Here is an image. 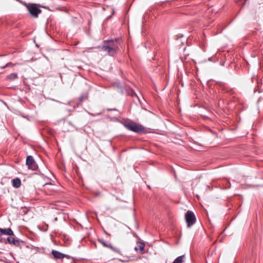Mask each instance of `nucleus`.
Returning a JSON list of instances; mask_svg holds the SVG:
<instances>
[{
  "label": "nucleus",
  "instance_id": "1",
  "mask_svg": "<svg viewBox=\"0 0 263 263\" xmlns=\"http://www.w3.org/2000/svg\"><path fill=\"white\" fill-rule=\"evenodd\" d=\"M124 126L127 129L137 133H145V129L141 125L134 122H127L124 123Z\"/></svg>",
  "mask_w": 263,
  "mask_h": 263
},
{
  "label": "nucleus",
  "instance_id": "2",
  "mask_svg": "<svg viewBox=\"0 0 263 263\" xmlns=\"http://www.w3.org/2000/svg\"><path fill=\"white\" fill-rule=\"evenodd\" d=\"M118 47L119 45L117 41H110L102 47V50L107 52L109 55H114L118 50Z\"/></svg>",
  "mask_w": 263,
  "mask_h": 263
},
{
  "label": "nucleus",
  "instance_id": "3",
  "mask_svg": "<svg viewBox=\"0 0 263 263\" xmlns=\"http://www.w3.org/2000/svg\"><path fill=\"white\" fill-rule=\"evenodd\" d=\"M185 218L188 227H190L193 225L196 221V217L194 214L190 211H188L186 213Z\"/></svg>",
  "mask_w": 263,
  "mask_h": 263
},
{
  "label": "nucleus",
  "instance_id": "4",
  "mask_svg": "<svg viewBox=\"0 0 263 263\" xmlns=\"http://www.w3.org/2000/svg\"><path fill=\"white\" fill-rule=\"evenodd\" d=\"M26 164L28 165L29 169H31L32 170H36L37 169V166L33 158L31 156L27 157L26 159Z\"/></svg>",
  "mask_w": 263,
  "mask_h": 263
},
{
  "label": "nucleus",
  "instance_id": "5",
  "mask_svg": "<svg viewBox=\"0 0 263 263\" xmlns=\"http://www.w3.org/2000/svg\"><path fill=\"white\" fill-rule=\"evenodd\" d=\"M30 14L34 17H37V15L41 12V10L36 5H32L28 7Z\"/></svg>",
  "mask_w": 263,
  "mask_h": 263
},
{
  "label": "nucleus",
  "instance_id": "6",
  "mask_svg": "<svg viewBox=\"0 0 263 263\" xmlns=\"http://www.w3.org/2000/svg\"><path fill=\"white\" fill-rule=\"evenodd\" d=\"M52 254L54 258H57V259H62L64 257L68 258L69 256L67 255L63 254L60 252H58L57 251L53 250L52 251Z\"/></svg>",
  "mask_w": 263,
  "mask_h": 263
},
{
  "label": "nucleus",
  "instance_id": "7",
  "mask_svg": "<svg viewBox=\"0 0 263 263\" xmlns=\"http://www.w3.org/2000/svg\"><path fill=\"white\" fill-rule=\"evenodd\" d=\"M13 232L10 228L7 229H1L0 228V236L2 235H6L12 236L13 235Z\"/></svg>",
  "mask_w": 263,
  "mask_h": 263
},
{
  "label": "nucleus",
  "instance_id": "8",
  "mask_svg": "<svg viewBox=\"0 0 263 263\" xmlns=\"http://www.w3.org/2000/svg\"><path fill=\"white\" fill-rule=\"evenodd\" d=\"M99 241L100 243L104 246V247L109 248L111 249V250H114L115 252H119V249L118 248H114L110 244L106 243L104 240H99Z\"/></svg>",
  "mask_w": 263,
  "mask_h": 263
},
{
  "label": "nucleus",
  "instance_id": "9",
  "mask_svg": "<svg viewBox=\"0 0 263 263\" xmlns=\"http://www.w3.org/2000/svg\"><path fill=\"white\" fill-rule=\"evenodd\" d=\"M7 241L10 244H13L14 245L17 246L18 245V241L15 240L14 237H10L7 238Z\"/></svg>",
  "mask_w": 263,
  "mask_h": 263
},
{
  "label": "nucleus",
  "instance_id": "10",
  "mask_svg": "<svg viewBox=\"0 0 263 263\" xmlns=\"http://www.w3.org/2000/svg\"><path fill=\"white\" fill-rule=\"evenodd\" d=\"M13 186L15 187H18L20 186L21 182L19 178H16L12 180Z\"/></svg>",
  "mask_w": 263,
  "mask_h": 263
},
{
  "label": "nucleus",
  "instance_id": "11",
  "mask_svg": "<svg viewBox=\"0 0 263 263\" xmlns=\"http://www.w3.org/2000/svg\"><path fill=\"white\" fill-rule=\"evenodd\" d=\"M184 256L182 255L178 257L173 262V263H182Z\"/></svg>",
  "mask_w": 263,
  "mask_h": 263
},
{
  "label": "nucleus",
  "instance_id": "12",
  "mask_svg": "<svg viewBox=\"0 0 263 263\" xmlns=\"http://www.w3.org/2000/svg\"><path fill=\"white\" fill-rule=\"evenodd\" d=\"M17 78V76L16 73H11L7 76V79L13 80Z\"/></svg>",
  "mask_w": 263,
  "mask_h": 263
},
{
  "label": "nucleus",
  "instance_id": "13",
  "mask_svg": "<svg viewBox=\"0 0 263 263\" xmlns=\"http://www.w3.org/2000/svg\"><path fill=\"white\" fill-rule=\"evenodd\" d=\"M139 247V249L140 250V251H143L144 250V245L143 243H140L138 246Z\"/></svg>",
  "mask_w": 263,
  "mask_h": 263
}]
</instances>
